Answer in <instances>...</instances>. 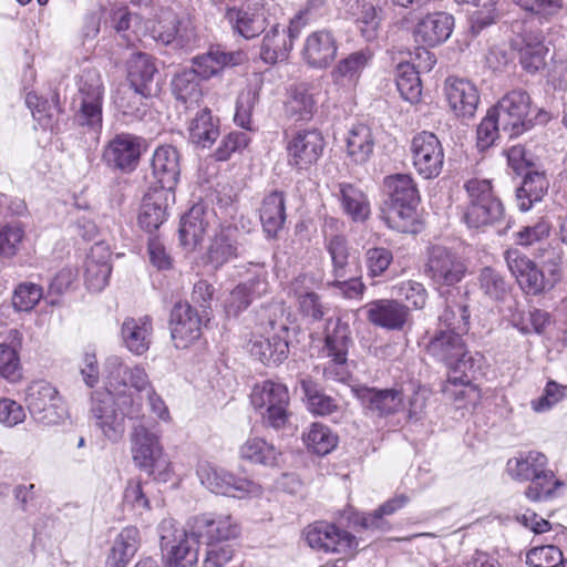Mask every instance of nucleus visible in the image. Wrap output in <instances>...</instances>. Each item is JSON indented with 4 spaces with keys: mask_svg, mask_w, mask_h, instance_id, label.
Segmentation results:
<instances>
[{
    "mask_svg": "<svg viewBox=\"0 0 567 567\" xmlns=\"http://www.w3.org/2000/svg\"><path fill=\"white\" fill-rule=\"evenodd\" d=\"M465 333L436 329L430 337L425 350L429 355L449 369L447 381L454 385H467L482 373L484 355L467 350Z\"/></svg>",
    "mask_w": 567,
    "mask_h": 567,
    "instance_id": "f257e3e1",
    "label": "nucleus"
},
{
    "mask_svg": "<svg viewBox=\"0 0 567 567\" xmlns=\"http://www.w3.org/2000/svg\"><path fill=\"white\" fill-rule=\"evenodd\" d=\"M386 199L381 208L382 220L400 233L411 230L415 219L420 193L410 174H393L383 179Z\"/></svg>",
    "mask_w": 567,
    "mask_h": 567,
    "instance_id": "f03ea898",
    "label": "nucleus"
},
{
    "mask_svg": "<svg viewBox=\"0 0 567 567\" xmlns=\"http://www.w3.org/2000/svg\"><path fill=\"white\" fill-rule=\"evenodd\" d=\"M547 457L537 451L519 453L507 461V472L513 480L530 481L525 495L533 502H539L553 496L561 482L555 478L553 471L547 470Z\"/></svg>",
    "mask_w": 567,
    "mask_h": 567,
    "instance_id": "7ed1b4c3",
    "label": "nucleus"
},
{
    "mask_svg": "<svg viewBox=\"0 0 567 567\" xmlns=\"http://www.w3.org/2000/svg\"><path fill=\"white\" fill-rule=\"evenodd\" d=\"M532 100L529 94L520 89L507 92L493 107L492 113L501 120L502 131L509 137H515L529 130L533 122L545 124L549 120L546 111L539 110L537 115L529 117Z\"/></svg>",
    "mask_w": 567,
    "mask_h": 567,
    "instance_id": "20e7f679",
    "label": "nucleus"
},
{
    "mask_svg": "<svg viewBox=\"0 0 567 567\" xmlns=\"http://www.w3.org/2000/svg\"><path fill=\"white\" fill-rule=\"evenodd\" d=\"M104 86L101 74L95 69H85L78 80V92L72 105L75 110V121L94 132L102 128V104Z\"/></svg>",
    "mask_w": 567,
    "mask_h": 567,
    "instance_id": "39448f33",
    "label": "nucleus"
},
{
    "mask_svg": "<svg viewBox=\"0 0 567 567\" xmlns=\"http://www.w3.org/2000/svg\"><path fill=\"white\" fill-rule=\"evenodd\" d=\"M351 331L341 318H329L326 324L324 346L321 357L329 359L323 368L328 380L346 381L349 377L347 358L351 344Z\"/></svg>",
    "mask_w": 567,
    "mask_h": 567,
    "instance_id": "423d86ee",
    "label": "nucleus"
},
{
    "mask_svg": "<svg viewBox=\"0 0 567 567\" xmlns=\"http://www.w3.org/2000/svg\"><path fill=\"white\" fill-rule=\"evenodd\" d=\"M250 402L256 410H265L261 415L267 426L280 430L288 423L290 398L285 384L271 380L256 384L250 393Z\"/></svg>",
    "mask_w": 567,
    "mask_h": 567,
    "instance_id": "0eeeda50",
    "label": "nucleus"
},
{
    "mask_svg": "<svg viewBox=\"0 0 567 567\" xmlns=\"http://www.w3.org/2000/svg\"><path fill=\"white\" fill-rule=\"evenodd\" d=\"M25 403L32 417L44 425H55L66 417V409L58 390L47 381L30 383L25 390Z\"/></svg>",
    "mask_w": 567,
    "mask_h": 567,
    "instance_id": "6e6552de",
    "label": "nucleus"
},
{
    "mask_svg": "<svg viewBox=\"0 0 567 567\" xmlns=\"http://www.w3.org/2000/svg\"><path fill=\"white\" fill-rule=\"evenodd\" d=\"M424 272L435 289L441 290L461 282L467 267L456 252L436 245L429 249Z\"/></svg>",
    "mask_w": 567,
    "mask_h": 567,
    "instance_id": "1a4fd4ad",
    "label": "nucleus"
},
{
    "mask_svg": "<svg viewBox=\"0 0 567 567\" xmlns=\"http://www.w3.org/2000/svg\"><path fill=\"white\" fill-rule=\"evenodd\" d=\"M132 454L134 462L148 474L165 480L169 463L159 444V436L143 424L134 426L132 433Z\"/></svg>",
    "mask_w": 567,
    "mask_h": 567,
    "instance_id": "9d476101",
    "label": "nucleus"
},
{
    "mask_svg": "<svg viewBox=\"0 0 567 567\" xmlns=\"http://www.w3.org/2000/svg\"><path fill=\"white\" fill-rule=\"evenodd\" d=\"M159 529L161 549L167 556L165 567H197L198 553L194 545L199 542L193 540L190 529L178 530L172 520H164Z\"/></svg>",
    "mask_w": 567,
    "mask_h": 567,
    "instance_id": "9b49d317",
    "label": "nucleus"
},
{
    "mask_svg": "<svg viewBox=\"0 0 567 567\" xmlns=\"http://www.w3.org/2000/svg\"><path fill=\"white\" fill-rule=\"evenodd\" d=\"M307 544L326 554L349 555L357 550L358 542L348 530L328 522L310 524L303 532Z\"/></svg>",
    "mask_w": 567,
    "mask_h": 567,
    "instance_id": "f8f14e48",
    "label": "nucleus"
},
{
    "mask_svg": "<svg viewBox=\"0 0 567 567\" xmlns=\"http://www.w3.org/2000/svg\"><path fill=\"white\" fill-rule=\"evenodd\" d=\"M410 153L416 173L425 179L437 177L444 165V150L434 133L423 131L411 141Z\"/></svg>",
    "mask_w": 567,
    "mask_h": 567,
    "instance_id": "ddd939ff",
    "label": "nucleus"
},
{
    "mask_svg": "<svg viewBox=\"0 0 567 567\" xmlns=\"http://www.w3.org/2000/svg\"><path fill=\"white\" fill-rule=\"evenodd\" d=\"M250 247L249 238L234 225L220 226L209 239L207 260L215 268L244 257Z\"/></svg>",
    "mask_w": 567,
    "mask_h": 567,
    "instance_id": "4468645a",
    "label": "nucleus"
},
{
    "mask_svg": "<svg viewBox=\"0 0 567 567\" xmlns=\"http://www.w3.org/2000/svg\"><path fill=\"white\" fill-rule=\"evenodd\" d=\"M144 150L145 140L143 137L131 133H120L104 146L102 159L112 169L131 173L137 167Z\"/></svg>",
    "mask_w": 567,
    "mask_h": 567,
    "instance_id": "2eb2a0df",
    "label": "nucleus"
},
{
    "mask_svg": "<svg viewBox=\"0 0 567 567\" xmlns=\"http://www.w3.org/2000/svg\"><path fill=\"white\" fill-rule=\"evenodd\" d=\"M197 474L202 484L215 494L243 498L260 491L255 482L237 477L227 470L210 464L202 465Z\"/></svg>",
    "mask_w": 567,
    "mask_h": 567,
    "instance_id": "dca6fc26",
    "label": "nucleus"
},
{
    "mask_svg": "<svg viewBox=\"0 0 567 567\" xmlns=\"http://www.w3.org/2000/svg\"><path fill=\"white\" fill-rule=\"evenodd\" d=\"M193 540L212 544L234 539L240 534L239 524L229 514H203L189 523Z\"/></svg>",
    "mask_w": 567,
    "mask_h": 567,
    "instance_id": "f3484780",
    "label": "nucleus"
},
{
    "mask_svg": "<svg viewBox=\"0 0 567 567\" xmlns=\"http://www.w3.org/2000/svg\"><path fill=\"white\" fill-rule=\"evenodd\" d=\"M112 392L114 391L106 388L105 392L93 393L91 414L103 435L111 442H117L125 432V422L114 403Z\"/></svg>",
    "mask_w": 567,
    "mask_h": 567,
    "instance_id": "a211bd4d",
    "label": "nucleus"
},
{
    "mask_svg": "<svg viewBox=\"0 0 567 567\" xmlns=\"http://www.w3.org/2000/svg\"><path fill=\"white\" fill-rule=\"evenodd\" d=\"M504 256L508 270L526 293L538 295L551 288L545 272L519 250L508 249Z\"/></svg>",
    "mask_w": 567,
    "mask_h": 567,
    "instance_id": "6ab92c4d",
    "label": "nucleus"
},
{
    "mask_svg": "<svg viewBox=\"0 0 567 567\" xmlns=\"http://www.w3.org/2000/svg\"><path fill=\"white\" fill-rule=\"evenodd\" d=\"M251 266L252 277L237 285L225 301V309L229 316H238L254 299L262 297L269 290L265 265L258 262Z\"/></svg>",
    "mask_w": 567,
    "mask_h": 567,
    "instance_id": "aec40b11",
    "label": "nucleus"
},
{
    "mask_svg": "<svg viewBox=\"0 0 567 567\" xmlns=\"http://www.w3.org/2000/svg\"><path fill=\"white\" fill-rule=\"evenodd\" d=\"M171 336L178 349H186L202 334V317L188 302H177L171 310Z\"/></svg>",
    "mask_w": 567,
    "mask_h": 567,
    "instance_id": "412c9836",
    "label": "nucleus"
},
{
    "mask_svg": "<svg viewBox=\"0 0 567 567\" xmlns=\"http://www.w3.org/2000/svg\"><path fill=\"white\" fill-rule=\"evenodd\" d=\"M106 386L114 392L121 388L131 386L137 392H148L153 385L145 369L141 365L128 367L117 355H111L105 361Z\"/></svg>",
    "mask_w": 567,
    "mask_h": 567,
    "instance_id": "4be33fe9",
    "label": "nucleus"
},
{
    "mask_svg": "<svg viewBox=\"0 0 567 567\" xmlns=\"http://www.w3.org/2000/svg\"><path fill=\"white\" fill-rule=\"evenodd\" d=\"M417 64L400 63L396 69L398 90L410 103H416L421 96L420 72H430L436 63L435 55L424 48L417 52Z\"/></svg>",
    "mask_w": 567,
    "mask_h": 567,
    "instance_id": "5701e85b",
    "label": "nucleus"
},
{
    "mask_svg": "<svg viewBox=\"0 0 567 567\" xmlns=\"http://www.w3.org/2000/svg\"><path fill=\"white\" fill-rule=\"evenodd\" d=\"M323 148L324 140L319 131H300L288 143V162L297 169H307L318 162Z\"/></svg>",
    "mask_w": 567,
    "mask_h": 567,
    "instance_id": "b1692460",
    "label": "nucleus"
},
{
    "mask_svg": "<svg viewBox=\"0 0 567 567\" xmlns=\"http://www.w3.org/2000/svg\"><path fill=\"white\" fill-rule=\"evenodd\" d=\"M367 320L379 328L400 331L410 317L406 306L395 299H378L363 307Z\"/></svg>",
    "mask_w": 567,
    "mask_h": 567,
    "instance_id": "393cba45",
    "label": "nucleus"
},
{
    "mask_svg": "<svg viewBox=\"0 0 567 567\" xmlns=\"http://www.w3.org/2000/svg\"><path fill=\"white\" fill-rule=\"evenodd\" d=\"M152 172L161 190L174 193L181 176V154L172 145L158 146L152 158Z\"/></svg>",
    "mask_w": 567,
    "mask_h": 567,
    "instance_id": "a878e982",
    "label": "nucleus"
},
{
    "mask_svg": "<svg viewBox=\"0 0 567 567\" xmlns=\"http://www.w3.org/2000/svg\"><path fill=\"white\" fill-rule=\"evenodd\" d=\"M246 60L243 51H226L220 45L210 47L207 52L192 59V68L200 80L218 75L225 68L236 66Z\"/></svg>",
    "mask_w": 567,
    "mask_h": 567,
    "instance_id": "bb28decb",
    "label": "nucleus"
},
{
    "mask_svg": "<svg viewBox=\"0 0 567 567\" xmlns=\"http://www.w3.org/2000/svg\"><path fill=\"white\" fill-rule=\"evenodd\" d=\"M338 40L330 30H317L310 33L303 44L302 56L308 65L316 69L327 68L337 56Z\"/></svg>",
    "mask_w": 567,
    "mask_h": 567,
    "instance_id": "cd10ccee",
    "label": "nucleus"
},
{
    "mask_svg": "<svg viewBox=\"0 0 567 567\" xmlns=\"http://www.w3.org/2000/svg\"><path fill=\"white\" fill-rule=\"evenodd\" d=\"M175 195L168 190L150 188L142 198L138 225L146 231L157 230L167 218V208Z\"/></svg>",
    "mask_w": 567,
    "mask_h": 567,
    "instance_id": "c85d7f7f",
    "label": "nucleus"
},
{
    "mask_svg": "<svg viewBox=\"0 0 567 567\" xmlns=\"http://www.w3.org/2000/svg\"><path fill=\"white\" fill-rule=\"evenodd\" d=\"M454 18L446 12L429 13L416 23L413 38L424 47H435L445 42L452 34Z\"/></svg>",
    "mask_w": 567,
    "mask_h": 567,
    "instance_id": "c756f323",
    "label": "nucleus"
},
{
    "mask_svg": "<svg viewBox=\"0 0 567 567\" xmlns=\"http://www.w3.org/2000/svg\"><path fill=\"white\" fill-rule=\"evenodd\" d=\"M445 93L450 107L461 117H473L480 95L476 86L464 79L449 78L445 82Z\"/></svg>",
    "mask_w": 567,
    "mask_h": 567,
    "instance_id": "7c9ffc66",
    "label": "nucleus"
},
{
    "mask_svg": "<svg viewBox=\"0 0 567 567\" xmlns=\"http://www.w3.org/2000/svg\"><path fill=\"white\" fill-rule=\"evenodd\" d=\"M287 334L288 327L282 324L279 332L272 337H256L250 341V354L267 365L282 363L289 354Z\"/></svg>",
    "mask_w": 567,
    "mask_h": 567,
    "instance_id": "2f4dec72",
    "label": "nucleus"
},
{
    "mask_svg": "<svg viewBox=\"0 0 567 567\" xmlns=\"http://www.w3.org/2000/svg\"><path fill=\"white\" fill-rule=\"evenodd\" d=\"M357 395L364 409L377 416L392 415L403 408V393L398 389L361 388Z\"/></svg>",
    "mask_w": 567,
    "mask_h": 567,
    "instance_id": "473e14b6",
    "label": "nucleus"
},
{
    "mask_svg": "<svg viewBox=\"0 0 567 567\" xmlns=\"http://www.w3.org/2000/svg\"><path fill=\"white\" fill-rule=\"evenodd\" d=\"M370 54L365 51H355L338 61L330 76L332 83L344 92H351L357 86L362 71L368 65Z\"/></svg>",
    "mask_w": 567,
    "mask_h": 567,
    "instance_id": "72a5a7b5",
    "label": "nucleus"
},
{
    "mask_svg": "<svg viewBox=\"0 0 567 567\" xmlns=\"http://www.w3.org/2000/svg\"><path fill=\"white\" fill-rule=\"evenodd\" d=\"M213 214L202 204L194 205L183 217L179 226V239L187 249H195L204 239Z\"/></svg>",
    "mask_w": 567,
    "mask_h": 567,
    "instance_id": "f704fd0d",
    "label": "nucleus"
},
{
    "mask_svg": "<svg viewBox=\"0 0 567 567\" xmlns=\"http://www.w3.org/2000/svg\"><path fill=\"white\" fill-rule=\"evenodd\" d=\"M467 292L450 293L445 299V307L439 316V329L453 330L458 333H467L470 330V309Z\"/></svg>",
    "mask_w": 567,
    "mask_h": 567,
    "instance_id": "c9c22d12",
    "label": "nucleus"
},
{
    "mask_svg": "<svg viewBox=\"0 0 567 567\" xmlns=\"http://www.w3.org/2000/svg\"><path fill=\"white\" fill-rule=\"evenodd\" d=\"M153 323L148 316L126 318L121 327V338L125 348L136 354H144L152 343Z\"/></svg>",
    "mask_w": 567,
    "mask_h": 567,
    "instance_id": "e433bc0d",
    "label": "nucleus"
},
{
    "mask_svg": "<svg viewBox=\"0 0 567 567\" xmlns=\"http://www.w3.org/2000/svg\"><path fill=\"white\" fill-rule=\"evenodd\" d=\"M259 218L266 236L276 238L287 218L286 200L282 192L274 190L264 197L259 209Z\"/></svg>",
    "mask_w": 567,
    "mask_h": 567,
    "instance_id": "4c0bfd02",
    "label": "nucleus"
},
{
    "mask_svg": "<svg viewBox=\"0 0 567 567\" xmlns=\"http://www.w3.org/2000/svg\"><path fill=\"white\" fill-rule=\"evenodd\" d=\"M295 38L290 34V27L286 29L279 23L271 25L262 38L260 58L271 64L287 59Z\"/></svg>",
    "mask_w": 567,
    "mask_h": 567,
    "instance_id": "58836bf2",
    "label": "nucleus"
},
{
    "mask_svg": "<svg viewBox=\"0 0 567 567\" xmlns=\"http://www.w3.org/2000/svg\"><path fill=\"white\" fill-rule=\"evenodd\" d=\"M349 12L361 35L367 41L377 39L381 25V10L370 0H348Z\"/></svg>",
    "mask_w": 567,
    "mask_h": 567,
    "instance_id": "ea45409f",
    "label": "nucleus"
},
{
    "mask_svg": "<svg viewBox=\"0 0 567 567\" xmlns=\"http://www.w3.org/2000/svg\"><path fill=\"white\" fill-rule=\"evenodd\" d=\"M111 272L109 254L102 245H95L85 260L84 277L87 289L101 291L107 285Z\"/></svg>",
    "mask_w": 567,
    "mask_h": 567,
    "instance_id": "a19ab883",
    "label": "nucleus"
},
{
    "mask_svg": "<svg viewBox=\"0 0 567 567\" xmlns=\"http://www.w3.org/2000/svg\"><path fill=\"white\" fill-rule=\"evenodd\" d=\"M140 546V532L128 526L116 536L106 558V567H125Z\"/></svg>",
    "mask_w": 567,
    "mask_h": 567,
    "instance_id": "79ce46f5",
    "label": "nucleus"
},
{
    "mask_svg": "<svg viewBox=\"0 0 567 567\" xmlns=\"http://www.w3.org/2000/svg\"><path fill=\"white\" fill-rule=\"evenodd\" d=\"M156 74L157 68L150 54L143 52L132 54L128 61L130 85L138 87L143 93L153 94V81Z\"/></svg>",
    "mask_w": 567,
    "mask_h": 567,
    "instance_id": "37998d69",
    "label": "nucleus"
},
{
    "mask_svg": "<svg viewBox=\"0 0 567 567\" xmlns=\"http://www.w3.org/2000/svg\"><path fill=\"white\" fill-rule=\"evenodd\" d=\"M226 19L231 28L245 39H252L266 31L268 20L262 11L228 9Z\"/></svg>",
    "mask_w": 567,
    "mask_h": 567,
    "instance_id": "c03bdc74",
    "label": "nucleus"
},
{
    "mask_svg": "<svg viewBox=\"0 0 567 567\" xmlns=\"http://www.w3.org/2000/svg\"><path fill=\"white\" fill-rule=\"evenodd\" d=\"M189 140L203 148L210 147L219 136L218 120L208 109L199 111L189 122Z\"/></svg>",
    "mask_w": 567,
    "mask_h": 567,
    "instance_id": "a18cd8bd",
    "label": "nucleus"
},
{
    "mask_svg": "<svg viewBox=\"0 0 567 567\" xmlns=\"http://www.w3.org/2000/svg\"><path fill=\"white\" fill-rule=\"evenodd\" d=\"M239 453L243 460L270 467L278 466L281 460V451L261 437H249Z\"/></svg>",
    "mask_w": 567,
    "mask_h": 567,
    "instance_id": "49530a36",
    "label": "nucleus"
},
{
    "mask_svg": "<svg viewBox=\"0 0 567 567\" xmlns=\"http://www.w3.org/2000/svg\"><path fill=\"white\" fill-rule=\"evenodd\" d=\"M548 179L544 173L528 172L516 190V200L522 212H527L540 202L548 190Z\"/></svg>",
    "mask_w": 567,
    "mask_h": 567,
    "instance_id": "de8ad7c7",
    "label": "nucleus"
},
{
    "mask_svg": "<svg viewBox=\"0 0 567 567\" xmlns=\"http://www.w3.org/2000/svg\"><path fill=\"white\" fill-rule=\"evenodd\" d=\"M374 150V137L370 127L354 125L347 138V154L357 164L367 163Z\"/></svg>",
    "mask_w": 567,
    "mask_h": 567,
    "instance_id": "09e8293b",
    "label": "nucleus"
},
{
    "mask_svg": "<svg viewBox=\"0 0 567 567\" xmlns=\"http://www.w3.org/2000/svg\"><path fill=\"white\" fill-rule=\"evenodd\" d=\"M409 497L404 494L394 496L380 505L375 511L370 514H363L354 520V525H359L363 529L371 530H388L389 523L384 516L392 515L399 509L403 508L409 503Z\"/></svg>",
    "mask_w": 567,
    "mask_h": 567,
    "instance_id": "8fccbe9b",
    "label": "nucleus"
},
{
    "mask_svg": "<svg viewBox=\"0 0 567 567\" xmlns=\"http://www.w3.org/2000/svg\"><path fill=\"white\" fill-rule=\"evenodd\" d=\"M339 198L342 209L353 221H364L370 215L367 195L351 184H340Z\"/></svg>",
    "mask_w": 567,
    "mask_h": 567,
    "instance_id": "3c124183",
    "label": "nucleus"
},
{
    "mask_svg": "<svg viewBox=\"0 0 567 567\" xmlns=\"http://www.w3.org/2000/svg\"><path fill=\"white\" fill-rule=\"evenodd\" d=\"M536 258L539 260L543 271L547 274L549 287H554L559 281L563 271L564 251L561 245L557 241L542 244L537 248Z\"/></svg>",
    "mask_w": 567,
    "mask_h": 567,
    "instance_id": "603ef678",
    "label": "nucleus"
},
{
    "mask_svg": "<svg viewBox=\"0 0 567 567\" xmlns=\"http://www.w3.org/2000/svg\"><path fill=\"white\" fill-rule=\"evenodd\" d=\"M504 216L502 203L465 206L463 219L468 227L480 228L499 221Z\"/></svg>",
    "mask_w": 567,
    "mask_h": 567,
    "instance_id": "864d4df0",
    "label": "nucleus"
},
{
    "mask_svg": "<svg viewBox=\"0 0 567 567\" xmlns=\"http://www.w3.org/2000/svg\"><path fill=\"white\" fill-rule=\"evenodd\" d=\"M152 94L141 92L138 87L130 85L128 87L118 91L115 104L123 114L135 118H143L148 109L146 100Z\"/></svg>",
    "mask_w": 567,
    "mask_h": 567,
    "instance_id": "5fc2aeb1",
    "label": "nucleus"
},
{
    "mask_svg": "<svg viewBox=\"0 0 567 567\" xmlns=\"http://www.w3.org/2000/svg\"><path fill=\"white\" fill-rule=\"evenodd\" d=\"M300 386L313 414L329 415L338 410L336 400L322 393L316 382L309 378L300 380Z\"/></svg>",
    "mask_w": 567,
    "mask_h": 567,
    "instance_id": "6e6d98bb",
    "label": "nucleus"
},
{
    "mask_svg": "<svg viewBox=\"0 0 567 567\" xmlns=\"http://www.w3.org/2000/svg\"><path fill=\"white\" fill-rule=\"evenodd\" d=\"M303 442L313 453L327 455L336 447L338 437L327 425L313 423L303 433Z\"/></svg>",
    "mask_w": 567,
    "mask_h": 567,
    "instance_id": "4d7b16f0",
    "label": "nucleus"
},
{
    "mask_svg": "<svg viewBox=\"0 0 567 567\" xmlns=\"http://www.w3.org/2000/svg\"><path fill=\"white\" fill-rule=\"evenodd\" d=\"M173 92L184 103H196L202 96L200 79L193 68L178 73L173 80Z\"/></svg>",
    "mask_w": 567,
    "mask_h": 567,
    "instance_id": "13d9d810",
    "label": "nucleus"
},
{
    "mask_svg": "<svg viewBox=\"0 0 567 567\" xmlns=\"http://www.w3.org/2000/svg\"><path fill=\"white\" fill-rule=\"evenodd\" d=\"M326 249L332 262L334 278H344L349 271V247L343 236L334 235L326 239Z\"/></svg>",
    "mask_w": 567,
    "mask_h": 567,
    "instance_id": "bf43d9fd",
    "label": "nucleus"
},
{
    "mask_svg": "<svg viewBox=\"0 0 567 567\" xmlns=\"http://www.w3.org/2000/svg\"><path fill=\"white\" fill-rule=\"evenodd\" d=\"M478 285L486 297L496 301L503 300L509 290L504 277L491 267H484L480 271Z\"/></svg>",
    "mask_w": 567,
    "mask_h": 567,
    "instance_id": "052dcab7",
    "label": "nucleus"
},
{
    "mask_svg": "<svg viewBox=\"0 0 567 567\" xmlns=\"http://www.w3.org/2000/svg\"><path fill=\"white\" fill-rule=\"evenodd\" d=\"M463 188L467 196L466 206L478 204L502 203L494 194L492 182L485 178L473 177L465 181Z\"/></svg>",
    "mask_w": 567,
    "mask_h": 567,
    "instance_id": "680f3d73",
    "label": "nucleus"
},
{
    "mask_svg": "<svg viewBox=\"0 0 567 567\" xmlns=\"http://www.w3.org/2000/svg\"><path fill=\"white\" fill-rule=\"evenodd\" d=\"M547 52L548 49L542 39L530 40L528 38L520 50V64L523 69L529 73H536L542 70L546 64L545 56Z\"/></svg>",
    "mask_w": 567,
    "mask_h": 567,
    "instance_id": "e2e57ef3",
    "label": "nucleus"
},
{
    "mask_svg": "<svg viewBox=\"0 0 567 567\" xmlns=\"http://www.w3.org/2000/svg\"><path fill=\"white\" fill-rule=\"evenodd\" d=\"M300 313L311 322L321 321L328 312V307L315 291H295Z\"/></svg>",
    "mask_w": 567,
    "mask_h": 567,
    "instance_id": "0e129e2a",
    "label": "nucleus"
},
{
    "mask_svg": "<svg viewBox=\"0 0 567 567\" xmlns=\"http://www.w3.org/2000/svg\"><path fill=\"white\" fill-rule=\"evenodd\" d=\"M43 289L33 282H22L14 289L12 306L17 311H31L42 299Z\"/></svg>",
    "mask_w": 567,
    "mask_h": 567,
    "instance_id": "69168bd1",
    "label": "nucleus"
},
{
    "mask_svg": "<svg viewBox=\"0 0 567 567\" xmlns=\"http://www.w3.org/2000/svg\"><path fill=\"white\" fill-rule=\"evenodd\" d=\"M563 560L561 550L554 545L534 547L526 555V564L530 567H557Z\"/></svg>",
    "mask_w": 567,
    "mask_h": 567,
    "instance_id": "338daca9",
    "label": "nucleus"
},
{
    "mask_svg": "<svg viewBox=\"0 0 567 567\" xmlns=\"http://www.w3.org/2000/svg\"><path fill=\"white\" fill-rule=\"evenodd\" d=\"M511 4L519 8L526 13L538 17L540 20L548 21L561 9V3L557 0H508Z\"/></svg>",
    "mask_w": 567,
    "mask_h": 567,
    "instance_id": "774afa93",
    "label": "nucleus"
}]
</instances>
